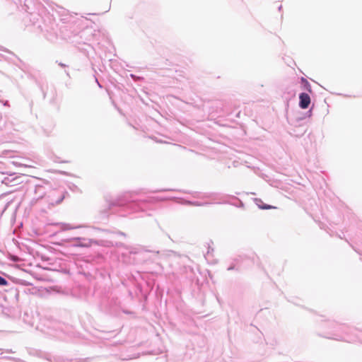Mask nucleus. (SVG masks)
Segmentation results:
<instances>
[{"mask_svg":"<svg viewBox=\"0 0 362 362\" xmlns=\"http://www.w3.org/2000/svg\"><path fill=\"white\" fill-rule=\"evenodd\" d=\"M8 104V101H6V103H4V105H6Z\"/></svg>","mask_w":362,"mask_h":362,"instance_id":"nucleus-16","label":"nucleus"},{"mask_svg":"<svg viewBox=\"0 0 362 362\" xmlns=\"http://www.w3.org/2000/svg\"><path fill=\"white\" fill-rule=\"evenodd\" d=\"M8 284V281L3 276H0V286H7Z\"/></svg>","mask_w":362,"mask_h":362,"instance_id":"nucleus-7","label":"nucleus"},{"mask_svg":"<svg viewBox=\"0 0 362 362\" xmlns=\"http://www.w3.org/2000/svg\"><path fill=\"white\" fill-rule=\"evenodd\" d=\"M60 225L62 226L61 228L64 230L78 228L81 227V226H72L70 224H67V223H60Z\"/></svg>","mask_w":362,"mask_h":362,"instance_id":"nucleus-5","label":"nucleus"},{"mask_svg":"<svg viewBox=\"0 0 362 362\" xmlns=\"http://www.w3.org/2000/svg\"><path fill=\"white\" fill-rule=\"evenodd\" d=\"M255 204L258 206V207L261 209H270L274 208V206L264 204L263 202L260 199L256 198L255 199Z\"/></svg>","mask_w":362,"mask_h":362,"instance_id":"nucleus-3","label":"nucleus"},{"mask_svg":"<svg viewBox=\"0 0 362 362\" xmlns=\"http://www.w3.org/2000/svg\"><path fill=\"white\" fill-rule=\"evenodd\" d=\"M300 81L303 86V88L309 93H312V88L310 83L303 77L300 78Z\"/></svg>","mask_w":362,"mask_h":362,"instance_id":"nucleus-4","label":"nucleus"},{"mask_svg":"<svg viewBox=\"0 0 362 362\" xmlns=\"http://www.w3.org/2000/svg\"><path fill=\"white\" fill-rule=\"evenodd\" d=\"M279 10H281V6H280L279 7Z\"/></svg>","mask_w":362,"mask_h":362,"instance_id":"nucleus-17","label":"nucleus"},{"mask_svg":"<svg viewBox=\"0 0 362 362\" xmlns=\"http://www.w3.org/2000/svg\"><path fill=\"white\" fill-rule=\"evenodd\" d=\"M135 204H129V206L130 207H133V205H134Z\"/></svg>","mask_w":362,"mask_h":362,"instance_id":"nucleus-14","label":"nucleus"},{"mask_svg":"<svg viewBox=\"0 0 362 362\" xmlns=\"http://www.w3.org/2000/svg\"><path fill=\"white\" fill-rule=\"evenodd\" d=\"M187 204H190V205H193V206H204V204H206L207 203H202V202H193L188 201Z\"/></svg>","mask_w":362,"mask_h":362,"instance_id":"nucleus-6","label":"nucleus"},{"mask_svg":"<svg viewBox=\"0 0 362 362\" xmlns=\"http://www.w3.org/2000/svg\"><path fill=\"white\" fill-rule=\"evenodd\" d=\"M234 269V266H230L228 268V270H232Z\"/></svg>","mask_w":362,"mask_h":362,"instance_id":"nucleus-11","label":"nucleus"},{"mask_svg":"<svg viewBox=\"0 0 362 362\" xmlns=\"http://www.w3.org/2000/svg\"><path fill=\"white\" fill-rule=\"evenodd\" d=\"M310 104V97L306 93H301L299 95V107L301 109H307Z\"/></svg>","mask_w":362,"mask_h":362,"instance_id":"nucleus-2","label":"nucleus"},{"mask_svg":"<svg viewBox=\"0 0 362 362\" xmlns=\"http://www.w3.org/2000/svg\"><path fill=\"white\" fill-rule=\"evenodd\" d=\"M95 81L98 83V86H99L100 87H101V86L100 85V83H98V79H95Z\"/></svg>","mask_w":362,"mask_h":362,"instance_id":"nucleus-13","label":"nucleus"},{"mask_svg":"<svg viewBox=\"0 0 362 362\" xmlns=\"http://www.w3.org/2000/svg\"><path fill=\"white\" fill-rule=\"evenodd\" d=\"M119 234L122 235H125V234L124 233H122V232H120Z\"/></svg>","mask_w":362,"mask_h":362,"instance_id":"nucleus-15","label":"nucleus"},{"mask_svg":"<svg viewBox=\"0 0 362 362\" xmlns=\"http://www.w3.org/2000/svg\"><path fill=\"white\" fill-rule=\"evenodd\" d=\"M59 65L62 67H65L66 66V64H63V63H59Z\"/></svg>","mask_w":362,"mask_h":362,"instance_id":"nucleus-10","label":"nucleus"},{"mask_svg":"<svg viewBox=\"0 0 362 362\" xmlns=\"http://www.w3.org/2000/svg\"><path fill=\"white\" fill-rule=\"evenodd\" d=\"M115 204L119 205V206H122V205H124L125 204L123 203L122 201H118Z\"/></svg>","mask_w":362,"mask_h":362,"instance_id":"nucleus-9","label":"nucleus"},{"mask_svg":"<svg viewBox=\"0 0 362 362\" xmlns=\"http://www.w3.org/2000/svg\"><path fill=\"white\" fill-rule=\"evenodd\" d=\"M130 76H131V77H132V78H134V80H138V79H139V78H140V77L136 76H135V75H134V74H131Z\"/></svg>","mask_w":362,"mask_h":362,"instance_id":"nucleus-8","label":"nucleus"},{"mask_svg":"<svg viewBox=\"0 0 362 362\" xmlns=\"http://www.w3.org/2000/svg\"><path fill=\"white\" fill-rule=\"evenodd\" d=\"M209 250H208L206 255H209Z\"/></svg>","mask_w":362,"mask_h":362,"instance_id":"nucleus-18","label":"nucleus"},{"mask_svg":"<svg viewBox=\"0 0 362 362\" xmlns=\"http://www.w3.org/2000/svg\"><path fill=\"white\" fill-rule=\"evenodd\" d=\"M74 242L72 245L74 247H88L91 245V240L84 238H73L69 242Z\"/></svg>","mask_w":362,"mask_h":362,"instance_id":"nucleus-1","label":"nucleus"},{"mask_svg":"<svg viewBox=\"0 0 362 362\" xmlns=\"http://www.w3.org/2000/svg\"><path fill=\"white\" fill-rule=\"evenodd\" d=\"M63 199V197H62L59 201L57 202V204H59Z\"/></svg>","mask_w":362,"mask_h":362,"instance_id":"nucleus-12","label":"nucleus"}]
</instances>
